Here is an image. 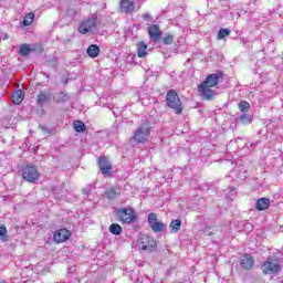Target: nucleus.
Here are the masks:
<instances>
[{
    "mask_svg": "<svg viewBox=\"0 0 283 283\" xmlns=\"http://www.w3.org/2000/svg\"><path fill=\"white\" fill-rule=\"evenodd\" d=\"M181 227H182V220H180V219H174L169 224V229H170L171 233H178V231H180Z\"/></svg>",
    "mask_w": 283,
    "mask_h": 283,
    "instance_id": "nucleus-21",
    "label": "nucleus"
},
{
    "mask_svg": "<svg viewBox=\"0 0 283 283\" xmlns=\"http://www.w3.org/2000/svg\"><path fill=\"white\" fill-rule=\"evenodd\" d=\"M261 270L264 275H277L282 271V265L279 261L268 260L261 264Z\"/></svg>",
    "mask_w": 283,
    "mask_h": 283,
    "instance_id": "nucleus-6",
    "label": "nucleus"
},
{
    "mask_svg": "<svg viewBox=\"0 0 283 283\" xmlns=\"http://www.w3.org/2000/svg\"><path fill=\"white\" fill-rule=\"evenodd\" d=\"M0 283H8V282L2 280V281H0Z\"/></svg>",
    "mask_w": 283,
    "mask_h": 283,
    "instance_id": "nucleus-34",
    "label": "nucleus"
},
{
    "mask_svg": "<svg viewBox=\"0 0 283 283\" xmlns=\"http://www.w3.org/2000/svg\"><path fill=\"white\" fill-rule=\"evenodd\" d=\"M33 51H34V49H31L30 44L24 43L20 46L19 54H20V56H29L30 52H33Z\"/></svg>",
    "mask_w": 283,
    "mask_h": 283,
    "instance_id": "nucleus-23",
    "label": "nucleus"
},
{
    "mask_svg": "<svg viewBox=\"0 0 283 283\" xmlns=\"http://www.w3.org/2000/svg\"><path fill=\"white\" fill-rule=\"evenodd\" d=\"M148 224L155 233H160L165 229V223L158 222V216H156L154 212L148 214Z\"/></svg>",
    "mask_w": 283,
    "mask_h": 283,
    "instance_id": "nucleus-10",
    "label": "nucleus"
},
{
    "mask_svg": "<svg viewBox=\"0 0 283 283\" xmlns=\"http://www.w3.org/2000/svg\"><path fill=\"white\" fill-rule=\"evenodd\" d=\"M174 34H166L164 38H163V43L164 45H171V43H174Z\"/></svg>",
    "mask_w": 283,
    "mask_h": 283,
    "instance_id": "nucleus-31",
    "label": "nucleus"
},
{
    "mask_svg": "<svg viewBox=\"0 0 283 283\" xmlns=\"http://www.w3.org/2000/svg\"><path fill=\"white\" fill-rule=\"evenodd\" d=\"M241 123L242 125H251V123H253V117L249 114H243L241 115Z\"/></svg>",
    "mask_w": 283,
    "mask_h": 283,
    "instance_id": "nucleus-29",
    "label": "nucleus"
},
{
    "mask_svg": "<svg viewBox=\"0 0 283 283\" xmlns=\"http://www.w3.org/2000/svg\"><path fill=\"white\" fill-rule=\"evenodd\" d=\"M70 101V95L65 92H61L56 96V103H67Z\"/></svg>",
    "mask_w": 283,
    "mask_h": 283,
    "instance_id": "nucleus-27",
    "label": "nucleus"
},
{
    "mask_svg": "<svg viewBox=\"0 0 283 283\" xmlns=\"http://www.w3.org/2000/svg\"><path fill=\"white\" fill-rule=\"evenodd\" d=\"M32 23H34V13L30 12V13L24 15V19L22 21V25L24 28H28V25H32Z\"/></svg>",
    "mask_w": 283,
    "mask_h": 283,
    "instance_id": "nucleus-24",
    "label": "nucleus"
},
{
    "mask_svg": "<svg viewBox=\"0 0 283 283\" xmlns=\"http://www.w3.org/2000/svg\"><path fill=\"white\" fill-rule=\"evenodd\" d=\"M105 196H106L107 200H114L117 198V196H120V188L111 187L107 190H105Z\"/></svg>",
    "mask_w": 283,
    "mask_h": 283,
    "instance_id": "nucleus-16",
    "label": "nucleus"
},
{
    "mask_svg": "<svg viewBox=\"0 0 283 283\" xmlns=\"http://www.w3.org/2000/svg\"><path fill=\"white\" fill-rule=\"evenodd\" d=\"M22 178L25 182H38L39 178H41V172H39V168L34 165H27L22 169Z\"/></svg>",
    "mask_w": 283,
    "mask_h": 283,
    "instance_id": "nucleus-4",
    "label": "nucleus"
},
{
    "mask_svg": "<svg viewBox=\"0 0 283 283\" xmlns=\"http://www.w3.org/2000/svg\"><path fill=\"white\" fill-rule=\"evenodd\" d=\"M97 164L103 176H112V163L107 156L99 157Z\"/></svg>",
    "mask_w": 283,
    "mask_h": 283,
    "instance_id": "nucleus-11",
    "label": "nucleus"
},
{
    "mask_svg": "<svg viewBox=\"0 0 283 283\" xmlns=\"http://www.w3.org/2000/svg\"><path fill=\"white\" fill-rule=\"evenodd\" d=\"M231 34V30L229 29H220L218 32V39L222 40L226 39V36H229Z\"/></svg>",
    "mask_w": 283,
    "mask_h": 283,
    "instance_id": "nucleus-30",
    "label": "nucleus"
},
{
    "mask_svg": "<svg viewBox=\"0 0 283 283\" xmlns=\"http://www.w3.org/2000/svg\"><path fill=\"white\" fill-rule=\"evenodd\" d=\"M70 238H72V232L66 228L55 230L53 233V242H55V244H63V242H67Z\"/></svg>",
    "mask_w": 283,
    "mask_h": 283,
    "instance_id": "nucleus-9",
    "label": "nucleus"
},
{
    "mask_svg": "<svg viewBox=\"0 0 283 283\" xmlns=\"http://www.w3.org/2000/svg\"><path fill=\"white\" fill-rule=\"evenodd\" d=\"M137 56L138 59H145L147 56V44L145 42L137 44Z\"/></svg>",
    "mask_w": 283,
    "mask_h": 283,
    "instance_id": "nucleus-20",
    "label": "nucleus"
},
{
    "mask_svg": "<svg viewBox=\"0 0 283 283\" xmlns=\"http://www.w3.org/2000/svg\"><path fill=\"white\" fill-rule=\"evenodd\" d=\"M205 233H206L209 238H211V235H216V233H218V230H214L213 227H211V226H207V227L205 228Z\"/></svg>",
    "mask_w": 283,
    "mask_h": 283,
    "instance_id": "nucleus-32",
    "label": "nucleus"
},
{
    "mask_svg": "<svg viewBox=\"0 0 283 283\" xmlns=\"http://www.w3.org/2000/svg\"><path fill=\"white\" fill-rule=\"evenodd\" d=\"M221 77L222 73L220 75L216 73L209 74L207 75L206 80L199 84L197 90L202 101H213L216 98V91L211 87H217L218 83H220Z\"/></svg>",
    "mask_w": 283,
    "mask_h": 283,
    "instance_id": "nucleus-1",
    "label": "nucleus"
},
{
    "mask_svg": "<svg viewBox=\"0 0 283 283\" xmlns=\"http://www.w3.org/2000/svg\"><path fill=\"white\" fill-rule=\"evenodd\" d=\"M117 218L122 224H132L136 221V210L134 208H120L117 210Z\"/></svg>",
    "mask_w": 283,
    "mask_h": 283,
    "instance_id": "nucleus-3",
    "label": "nucleus"
},
{
    "mask_svg": "<svg viewBox=\"0 0 283 283\" xmlns=\"http://www.w3.org/2000/svg\"><path fill=\"white\" fill-rule=\"evenodd\" d=\"M24 98H25V93L21 90H18L12 94L13 105H21Z\"/></svg>",
    "mask_w": 283,
    "mask_h": 283,
    "instance_id": "nucleus-17",
    "label": "nucleus"
},
{
    "mask_svg": "<svg viewBox=\"0 0 283 283\" xmlns=\"http://www.w3.org/2000/svg\"><path fill=\"white\" fill-rule=\"evenodd\" d=\"M98 25V18L90 17L85 18L78 25L80 34H87V32H92V30H96Z\"/></svg>",
    "mask_w": 283,
    "mask_h": 283,
    "instance_id": "nucleus-7",
    "label": "nucleus"
},
{
    "mask_svg": "<svg viewBox=\"0 0 283 283\" xmlns=\"http://www.w3.org/2000/svg\"><path fill=\"white\" fill-rule=\"evenodd\" d=\"M143 19L149 20V19H151V14H149V13H144V14H143Z\"/></svg>",
    "mask_w": 283,
    "mask_h": 283,
    "instance_id": "nucleus-33",
    "label": "nucleus"
},
{
    "mask_svg": "<svg viewBox=\"0 0 283 283\" xmlns=\"http://www.w3.org/2000/svg\"><path fill=\"white\" fill-rule=\"evenodd\" d=\"M149 134H151V130L147 126H139L135 130L133 137H130V140L135 142L136 145H144V143H147V138H149Z\"/></svg>",
    "mask_w": 283,
    "mask_h": 283,
    "instance_id": "nucleus-5",
    "label": "nucleus"
},
{
    "mask_svg": "<svg viewBox=\"0 0 283 283\" xmlns=\"http://www.w3.org/2000/svg\"><path fill=\"white\" fill-rule=\"evenodd\" d=\"M239 109L240 112H249V109H251V104L247 101H242L239 103Z\"/></svg>",
    "mask_w": 283,
    "mask_h": 283,
    "instance_id": "nucleus-28",
    "label": "nucleus"
},
{
    "mask_svg": "<svg viewBox=\"0 0 283 283\" xmlns=\"http://www.w3.org/2000/svg\"><path fill=\"white\" fill-rule=\"evenodd\" d=\"M73 128L75 129V132H77L78 134H83V132H85V123H83V120H74L73 122Z\"/></svg>",
    "mask_w": 283,
    "mask_h": 283,
    "instance_id": "nucleus-25",
    "label": "nucleus"
},
{
    "mask_svg": "<svg viewBox=\"0 0 283 283\" xmlns=\"http://www.w3.org/2000/svg\"><path fill=\"white\" fill-rule=\"evenodd\" d=\"M109 233L113 235H120L123 233V227L118 223H112L108 228Z\"/></svg>",
    "mask_w": 283,
    "mask_h": 283,
    "instance_id": "nucleus-22",
    "label": "nucleus"
},
{
    "mask_svg": "<svg viewBox=\"0 0 283 283\" xmlns=\"http://www.w3.org/2000/svg\"><path fill=\"white\" fill-rule=\"evenodd\" d=\"M271 207V200L269 198H260L256 201V211H266Z\"/></svg>",
    "mask_w": 283,
    "mask_h": 283,
    "instance_id": "nucleus-15",
    "label": "nucleus"
},
{
    "mask_svg": "<svg viewBox=\"0 0 283 283\" xmlns=\"http://www.w3.org/2000/svg\"><path fill=\"white\" fill-rule=\"evenodd\" d=\"M147 30H148L149 39L154 43H158V41H160V39H163V30H160V27L158 24H150L147 28Z\"/></svg>",
    "mask_w": 283,
    "mask_h": 283,
    "instance_id": "nucleus-12",
    "label": "nucleus"
},
{
    "mask_svg": "<svg viewBox=\"0 0 283 283\" xmlns=\"http://www.w3.org/2000/svg\"><path fill=\"white\" fill-rule=\"evenodd\" d=\"M166 105L180 116L182 112H185V107L182 106V101H180V96L176 90H169L166 94Z\"/></svg>",
    "mask_w": 283,
    "mask_h": 283,
    "instance_id": "nucleus-2",
    "label": "nucleus"
},
{
    "mask_svg": "<svg viewBox=\"0 0 283 283\" xmlns=\"http://www.w3.org/2000/svg\"><path fill=\"white\" fill-rule=\"evenodd\" d=\"M8 228H6V224L0 226V240L1 242H8Z\"/></svg>",
    "mask_w": 283,
    "mask_h": 283,
    "instance_id": "nucleus-26",
    "label": "nucleus"
},
{
    "mask_svg": "<svg viewBox=\"0 0 283 283\" xmlns=\"http://www.w3.org/2000/svg\"><path fill=\"white\" fill-rule=\"evenodd\" d=\"M119 9L124 14H132L136 10V4L133 0H120Z\"/></svg>",
    "mask_w": 283,
    "mask_h": 283,
    "instance_id": "nucleus-13",
    "label": "nucleus"
},
{
    "mask_svg": "<svg viewBox=\"0 0 283 283\" xmlns=\"http://www.w3.org/2000/svg\"><path fill=\"white\" fill-rule=\"evenodd\" d=\"M51 96H52V93H50L48 91L40 92V94L36 97V104L43 105L44 103H48V101H50Z\"/></svg>",
    "mask_w": 283,
    "mask_h": 283,
    "instance_id": "nucleus-18",
    "label": "nucleus"
},
{
    "mask_svg": "<svg viewBox=\"0 0 283 283\" xmlns=\"http://www.w3.org/2000/svg\"><path fill=\"white\" fill-rule=\"evenodd\" d=\"M240 265L245 270V271H251L253 266H255V258L253 255L245 253L243 254L241 259Z\"/></svg>",
    "mask_w": 283,
    "mask_h": 283,
    "instance_id": "nucleus-14",
    "label": "nucleus"
},
{
    "mask_svg": "<svg viewBox=\"0 0 283 283\" xmlns=\"http://www.w3.org/2000/svg\"><path fill=\"white\" fill-rule=\"evenodd\" d=\"M137 244L142 251H149V253L156 251V247H158V243L156 242V240L148 235H143L138 240Z\"/></svg>",
    "mask_w": 283,
    "mask_h": 283,
    "instance_id": "nucleus-8",
    "label": "nucleus"
},
{
    "mask_svg": "<svg viewBox=\"0 0 283 283\" xmlns=\"http://www.w3.org/2000/svg\"><path fill=\"white\" fill-rule=\"evenodd\" d=\"M87 55L91 59H96L101 54V48L96 44H91L86 50Z\"/></svg>",
    "mask_w": 283,
    "mask_h": 283,
    "instance_id": "nucleus-19",
    "label": "nucleus"
}]
</instances>
